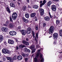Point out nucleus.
Returning <instances> with one entry per match:
<instances>
[{"instance_id":"obj_1","label":"nucleus","mask_w":62,"mask_h":62,"mask_svg":"<svg viewBox=\"0 0 62 62\" xmlns=\"http://www.w3.org/2000/svg\"><path fill=\"white\" fill-rule=\"evenodd\" d=\"M12 17L13 20H16L17 17V14L16 13H14L12 14Z\"/></svg>"},{"instance_id":"obj_38","label":"nucleus","mask_w":62,"mask_h":62,"mask_svg":"<svg viewBox=\"0 0 62 62\" xmlns=\"http://www.w3.org/2000/svg\"><path fill=\"white\" fill-rule=\"evenodd\" d=\"M46 23H43V26L44 27H45V26H46Z\"/></svg>"},{"instance_id":"obj_30","label":"nucleus","mask_w":62,"mask_h":62,"mask_svg":"<svg viewBox=\"0 0 62 62\" xmlns=\"http://www.w3.org/2000/svg\"><path fill=\"white\" fill-rule=\"evenodd\" d=\"M52 4V2L51 1H49L47 3V6H50L51 4Z\"/></svg>"},{"instance_id":"obj_55","label":"nucleus","mask_w":62,"mask_h":62,"mask_svg":"<svg viewBox=\"0 0 62 62\" xmlns=\"http://www.w3.org/2000/svg\"><path fill=\"white\" fill-rule=\"evenodd\" d=\"M26 41H28L29 40V39L27 38H26Z\"/></svg>"},{"instance_id":"obj_16","label":"nucleus","mask_w":62,"mask_h":62,"mask_svg":"<svg viewBox=\"0 0 62 62\" xmlns=\"http://www.w3.org/2000/svg\"><path fill=\"white\" fill-rule=\"evenodd\" d=\"M36 14L35 13H32L31 14V18H34Z\"/></svg>"},{"instance_id":"obj_34","label":"nucleus","mask_w":62,"mask_h":62,"mask_svg":"<svg viewBox=\"0 0 62 62\" xmlns=\"http://www.w3.org/2000/svg\"><path fill=\"white\" fill-rule=\"evenodd\" d=\"M9 61L11 62H12L13 61V59L11 57V58L10 59V60H9Z\"/></svg>"},{"instance_id":"obj_23","label":"nucleus","mask_w":62,"mask_h":62,"mask_svg":"<svg viewBox=\"0 0 62 62\" xmlns=\"http://www.w3.org/2000/svg\"><path fill=\"white\" fill-rule=\"evenodd\" d=\"M40 49L38 50V53H37L36 55V57H38L39 56V52H40Z\"/></svg>"},{"instance_id":"obj_2","label":"nucleus","mask_w":62,"mask_h":62,"mask_svg":"<svg viewBox=\"0 0 62 62\" xmlns=\"http://www.w3.org/2000/svg\"><path fill=\"white\" fill-rule=\"evenodd\" d=\"M54 30V27L53 26H51L49 29V33L50 34H51L52 33H53Z\"/></svg>"},{"instance_id":"obj_10","label":"nucleus","mask_w":62,"mask_h":62,"mask_svg":"<svg viewBox=\"0 0 62 62\" xmlns=\"http://www.w3.org/2000/svg\"><path fill=\"white\" fill-rule=\"evenodd\" d=\"M22 42L24 44V45L28 46L29 45V43L27 42L24 40H23L22 41Z\"/></svg>"},{"instance_id":"obj_59","label":"nucleus","mask_w":62,"mask_h":62,"mask_svg":"<svg viewBox=\"0 0 62 62\" xmlns=\"http://www.w3.org/2000/svg\"><path fill=\"white\" fill-rule=\"evenodd\" d=\"M56 42H54L53 43V44H56Z\"/></svg>"},{"instance_id":"obj_33","label":"nucleus","mask_w":62,"mask_h":62,"mask_svg":"<svg viewBox=\"0 0 62 62\" xmlns=\"http://www.w3.org/2000/svg\"><path fill=\"white\" fill-rule=\"evenodd\" d=\"M13 36H14V35H15L16 34V32L15 31H13Z\"/></svg>"},{"instance_id":"obj_53","label":"nucleus","mask_w":62,"mask_h":62,"mask_svg":"<svg viewBox=\"0 0 62 62\" xmlns=\"http://www.w3.org/2000/svg\"><path fill=\"white\" fill-rule=\"evenodd\" d=\"M16 50H18L19 49V47L17 46H16Z\"/></svg>"},{"instance_id":"obj_56","label":"nucleus","mask_w":62,"mask_h":62,"mask_svg":"<svg viewBox=\"0 0 62 62\" xmlns=\"http://www.w3.org/2000/svg\"><path fill=\"white\" fill-rule=\"evenodd\" d=\"M3 25L5 26H7V25L6 24H4Z\"/></svg>"},{"instance_id":"obj_28","label":"nucleus","mask_w":62,"mask_h":62,"mask_svg":"<svg viewBox=\"0 0 62 62\" xmlns=\"http://www.w3.org/2000/svg\"><path fill=\"white\" fill-rule=\"evenodd\" d=\"M39 7V6L36 5H34L33 6V8H38Z\"/></svg>"},{"instance_id":"obj_18","label":"nucleus","mask_w":62,"mask_h":62,"mask_svg":"<svg viewBox=\"0 0 62 62\" xmlns=\"http://www.w3.org/2000/svg\"><path fill=\"white\" fill-rule=\"evenodd\" d=\"M3 36L2 35H0V43L2 41L3 39Z\"/></svg>"},{"instance_id":"obj_17","label":"nucleus","mask_w":62,"mask_h":62,"mask_svg":"<svg viewBox=\"0 0 62 62\" xmlns=\"http://www.w3.org/2000/svg\"><path fill=\"white\" fill-rule=\"evenodd\" d=\"M17 58L18 60H22V59H23V57L21 55H19L17 57Z\"/></svg>"},{"instance_id":"obj_24","label":"nucleus","mask_w":62,"mask_h":62,"mask_svg":"<svg viewBox=\"0 0 62 62\" xmlns=\"http://www.w3.org/2000/svg\"><path fill=\"white\" fill-rule=\"evenodd\" d=\"M10 6L11 7H13V8H14L15 7V5L13 3H11L10 4Z\"/></svg>"},{"instance_id":"obj_8","label":"nucleus","mask_w":62,"mask_h":62,"mask_svg":"<svg viewBox=\"0 0 62 62\" xmlns=\"http://www.w3.org/2000/svg\"><path fill=\"white\" fill-rule=\"evenodd\" d=\"M8 43L10 44H13L14 43V42L13 40L8 39Z\"/></svg>"},{"instance_id":"obj_42","label":"nucleus","mask_w":62,"mask_h":62,"mask_svg":"<svg viewBox=\"0 0 62 62\" xmlns=\"http://www.w3.org/2000/svg\"><path fill=\"white\" fill-rule=\"evenodd\" d=\"M6 58L8 60H10V59L11 57H6Z\"/></svg>"},{"instance_id":"obj_29","label":"nucleus","mask_w":62,"mask_h":62,"mask_svg":"<svg viewBox=\"0 0 62 62\" xmlns=\"http://www.w3.org/2000/svg\"><path fill=\"white\" fill-rule=\"evenodd\" d=\"M56 23L57 24H58L60 23V21L57 20L56 21Z\"/></svg>"},{"instance_id":"obj_32","label":"nucleus","mask_w":62,"mask_h":62,"mask_svg":"<svg viewBox=\"0 0 62 62\" xmlns=\"http://www.w3.org/2000/svg\"><path fill=\"white\" fill-rule=\"evenodd\" d=\"M17 58V57H16V56H15L14 57H13V60H16Z\"/></svg>"},{"instance_id":"obj_6","label":"nucleus","mask_w":62,"mask_h":62,"mask_svg":"<svg viewBox=\"0 0 62 62\" xmlns=\"http://www.w3.org/2000/svg\"><path fill=\"white\" fill-rule=\"evenodd\" d=\"M2 52L4 54H9V52L8 51V50L7 49H3L2 50Z\"/></svg>"},{"instance_id":"obj_12","label":"nucleus","mask_w":62,"mask_h":62,"mask_svg":"<svg viewBox=\"0 0 62 62\" xmlns=\"http://www.w3.org/2000/svg\"><path fill=\"white\" fill-rule=\"evenodd\" d=\"M40 58H42L41 61H40V62H43L44 61V59L43 58V57H42V55L41 54H40Z\"/></svg>"},{"instance_id":"obj_61","label":"nucleus","mask_w":62,"mask_h":62,"mask_svg":"<svg viewBox=\"0 0 62 62\" xmlns=\"http://www.w3.org/2000/svg\"><path fill=\"white\" fill-rule=\"evenodd\" d=\"M33 37V38H35V35H32Z\"/></svg>"},{"instance_id":"obj_54","label":"nucleus","mask_w":62,"mask_h":62,"mask_svg":"<svg viewBox=\"0 0 62 62\" xmlns=\"http://www.w3.org/2000/svg\"><path fill=\"white\" fill-rule=\"evenodd\" d=\"M26 2L27 3H29V0H26Z\"/></svg>"},{"instance_id":"obj_39","label":"nucleus","mask_w":62,"mask_h":62,"mask_svg":"<svg viewBox=\"0 0 62 62\" xmlns=\"http://www.w3.org/2000/svg\"><path fill=\"white\" fill-rule=\"evenodd\" d=\"M30 31H29L28 30H27V33L28 34H30Z\"/></svg>"},{"instance_id":"obj_15","label":"nucleus","mask_w":62,"mask_h":62,"mask_svg":"<svg viewBox=\"0 0 62 62\" xmlns=\"http://www.w3.org/2000/svg\"><path fill=\"white\" fill-rule=\"evenodd\" d=\"M21 32L23 35H24L26 34V30H23L21 31Z\"/></svg>"},{"instance_id":"obj_35","label":"nucleus","mask_w":62,"mask_h":62,"mask_svg":"<svg viewBox=\"0 0 62 62\" xmlns=\"http://www.w3.org/2000/svg\"><path fill=\"white\" fill-rule=\"evenodd\" d=\"M27 30L30 31L32 30V29L30 28H28L27 29Z\"/></svg>"},{"instance_id":"obj_44","label":"nucleus","mask_w":62,"mask_h":62,"mask_svg":"<svg viewBox=\"0 0 62 62\" xmlns=\"http://www.w3.org/2000/svg\"><path fill=\"white\" fill-rule=\"evenodd\" d=\"M2 59L3 61H6V59L4 57H3Z\"/></svg>"},{"instance_id":"obj_36","label":"nucleus","mask_w":62,"mask_h":62,"mask_svg":"<svg viewBox=\"0 0 62 62\" xmlns=\"http://www.w3.org/2000/svg\"><path fill=\"white\" fill-rule=\"evenodd\" d=\"M34 60L35 62H37V61H38V59L36 57H35L34 58Z\"/></svg>"},{"instance_id":"obj_51","label":"nucleus","mask_w":62,"mask_h":62,"mask_svg":"<svg viewBox=\"0 0 62 62\" xmlns=\"http://www.w3.org/2000/svg\"><path fill=\"white\" fill-rule=\"evenodd\" d=\"M54 1H56V2H58L59 0H53Z\"/></svg>"},{"instance_id":"obj_62","label":"nucleus","mask_w":62,"mask_h":62,"mask_svg":"<svg viewBox=\"0 0 62 62\" xmlns=\"http://www.w3.org/2000/svg\"><path fill=\"white\" fill-rule=\"evenodd\" d=\"M16 42H18V40H17V39L16 40Z\"/></svg>"},{"instance_id":"obj_60","label":"nucleus","mask_w":62,"mask_h":62,"mask_svg":"<svg viewBox=\"0 0 62 62\" xmlns=\"http://www.w3.org/2000/svg\"><path fill=\"white\" fill-rule=\"evenodd\" d=\"M42 3V1H40V4H41Z\"/></svg>"},{"instance_id":"obj_45","label":"nucleus","mask_w":62,"mask_h":62,"mask_svg":"<svg viewBox=\"0 0 62 62\" xmlns=\"http://www.w3.org/2000/svg\"><path fill=\"white\" fill-rule=\"evenodd\" d=\"M49 15L50 16V17L51 18H52V16H51V14H50V13H49Z\"/></svg>"},{"instance_id":"obj_20","label":"nucleus","mask_w":62,"mask_h":62,"mask_svg":"<svg viewBox=\"0 0 62 62\" xmlns=\"http://www.w3.org/2000/svg\"><path fill=\"white\" fill-rule=\"evenodd\" d=\"M25 16L27 18H29V14L28 13H26L25 15Z\"/></svg>"},{"instance_id":"obj_7","label":"nucleus","mask_w":62,"mask_h":62,"mask_svg":"<svg viewBox=\"0 0 62 62\" xmlns=\"http://www.w3.org/2000/svg\"><path fill=\"white\" fill-rule=\"evenodd\" d=\"M56 6L54 5H53L51 6V9L53 11H55L56 10Z\"/></svg>"},{"instance_id":"obj_14","label":"nucleus","mask_w":62,"mask_h":62,"mask_svg":"<svg viewBox=\"0 0 62 62\" xmlns=\"http://www.w3.org/2000/svg\"><path fill=\"white\" fill-rule=\"evenodd\" d=\"M45 21H48L50 20V18L48 16H46L44 18Z\"/></svg>"},{"instance_id":"obj_13","label":"nucleus","mask_w":62,"mask_h":62,"mask_svg":"<svg viewBox=\"0 0 62 62\" xmlns=\"http://www.w3.org/2000/svg\"><path fill=\"white\" fill-rule=\"evenodd\" d=\"M35 40L36 41V45H37L36 47L37 48H39V45L38 44V40H37V38H36V37H35Z\"/></svg>"},{"instance_id":"obj_26","label":"nucleus","mask_w":62,"mask_h":62,"mask_svg":"<svg viewBox=\"0 0 62 62\" xmlns=\"http://www.w3.org/2000/svg\"><path fill=\"white\" fill-rule=\"evenodd\" d=\"M7 11L9 13H10V9L8 8V7H7Z\"/></svg>"},{"instance_id":"obj_64","label":"nucleus","mask_w":62,"mask_h":62,"mask_svg":"<svg viewBox=\"0 0 62 62\" xmlns=\"http://www.w3.org/2000/svg\"><path fill=\"white\" fill-rule=\"evenodd\" d=\"M0 62H3L2 61H0Z\"/></svg>"},{"instance_id":"obj_47","label":"nucleus","mask_w":62,"mask_h":62,"mask_svg":"<svg viewBox=\"0 0 62 62\" xmlns=\"http://www.w3.org/2000/svg\"><path fill=\"white\" fill-rule=\"evenodd\" d=\"M32 35H35V32H34V31H32Z\"/></svg>"},{"instance_id":"obj_31","label":"nucleus","mask_w":62,"mask_h":62,"mask_svg":"<svg viewBox=\"0 0 62 62\" xmlns=\"http://www.w3.org/2000/svg\"><path fill=\"white\" fill-rule=\"evenodd\" d=\"M9 34L11 36H13V31H11L10 32Z\"/></svg>"},{"instance_id":"obj_27","label":"nucleus","mask_w":62,"mask_h":62,"mask_svg":"<svg viewBox=\"0 0 62 62\" xmlns=\"http://www.w3.org/2000/svg\"><path fill=\"white\" fill-rule=\"evenodd\" d=\"M60 36L62 37V30L59 31Z\"/></svg>"},{"instance_id":"obj_3","label":"nucleus","mask_w":62,"mask_h":62,"mask_svg":"<svg viewBox=\"0 0 62 62\" xmlns=\"http://www.w3.org/2000/svg\"><path fill=\"white\" fill-rule=\"evenodd\" d=\"M30 49L32 50L31 51V53L33 54L35 52V50H36V48H35V46H31L30 47Z\"/></svg>"},{"instance_id":"obj_5","label":"nucleus","mask_w":62,"mask_h":62,"mask_svg":"<svg viewBox=\"0 0 62 62\" xmlns=\"http://www.w3.org/2000/svg\"><path fill=\"white\" fill-rule=\"evenodd\" d=\"M1 30L4 33H6L7 31L8 30V29L7 27H2L1 28Z\"/></svg>"},{"instance_id":"obj_4","label":"nucleus","mask_w":62,"mask_h":62,"mask_svg":"<svg viewBox=\"0 0 62 62\" xmlns=\"http://www.w3.org/2000/svg\"><path fill=\"white\" fill-rule=\"evenodd\" d=\"M39 9L41 16H43V15L44 14V9L42 8Z\"/></svg>"},{"instance_id":"obj_9","label":"nucleus","mask_w":62,"mask_h":62,"mask_svg":"<svg viewBox=\"0 0 62 62\" xmlns=\"http://www.w3.org/2000/svg\"><path fill=\"white\" fill-rule=\"evenodd\" d=\"M58 36V35L57 33H54L53 35V37L54 38V39H56V38L57 37V36Z\"/></svg>"},{"instance_id":"obj_40","label":"nucleus","mask_w":62,"mask_h":62,"mask_svg":"<svg viewBox=\"0 0 62 62\" xmlns=\"http://www.w3.org/2000/svg\"><path fill=\"white\" fill-rule=\"evenodd\" d=\"M38 27H39V26L38 25L35 26V29L36 30H38Z\"/></svg>"},{"instance_id":"obj_58","label":"nucleus","mask_w":62,"mask_h":62,"mask_svg":"<svg viewBox=\"0 0 62 62\" xmlns=\"http://www.w3.org/2000/svg\"><path fill=\"white\" fill-rule=\"evenodd\" d=\"M8 21H7L6 22V24H8Z\"/></svg>"},{"instance_id":"obj_46","label":"nucleus","mask_w":62,"mask_h":62,"mask_svg":"<svg viewBox=\"0 0 62 62\" xmlns=\"http://www.w3.org/2000/svg\"><path fill=\"white\" fill-rule=\"evenodd\" d=\"M28 54H27L26 55H25V56L26 57H28Z\"/></svg>"},{"instance_id":"obj_57","label":"nucleus","mask_w":62,"mask_h":62,"mask_svg":"<svg viewBox=\"0 0 62 62\" xmlns=\"http://www.w3.org/2000/svg\"><path fill=\"white\" fill-rule=\"evenodd\" d=\"M28 8H31V7H30V6H29V5H28Z\"/></svg>"},{"instance_id":"obj_52","label":"nucleus","mask_w":62,"mask_h":62,"mask_svg":"<svg viewBox=\"0 0 62 62\" xmlns=\"http://www.w3.org/2000/svg\"><path fill=\"white\" fill-rule=\"evenodd\" d=\"M37 20H38V19H37V18L36 17V18H35V21H37Z\"/></svg>"},{"instance_id":"obj_19","label":"nucleus","mask_w":62,"mask_h":62,"mask_svg":"<svg viewBox=\"0 0 62 62\" xmlns=\"http://www.w3.org/2000/svg\"><path fill=\"white\" fill-rule=\"evenodd\" d=\"M23 19L25 23H28V20L26 19L25 18H24V17L23 18Z\"/></svg>"},{"instance_id":"obj_37","label":"nucleus","mask_w":62,"mask_h":62,"mask_svg":"<svg viewBox=\"0 0 62 62\" xmlns=\"http://www.w3.org/2000/svg\"><path fill=\"white\" fill-rule=\"evenodd\" d=\"M9 19L10 21L12 22H13V20H12V17H11V16H10L9 17Z\"/></svg>"},{"instance_id":"obj_48","label":"nucleus","mask_w":62,"mask_h":62,"mask_svg":"<svg viewBox=\"0 0 62 62\" xmlns=\"http://www.w3.org/2000/svg\"><path fill=\"white\" fill-rule=\"evenodd\" d=\"M21 26H19V27H18V29H21Z\"/></svg>"},{"instance_id":"obj_21","label":"nucleus","mask_w":62,"mask_h":62,"mask_svg":"<svg viewBox=\"0 0 62 62\" xmlns=\"http://www.w3.org/2000/svg\"><path fill=\"white\" fill-rule=\"evenodd\" d=\"M25 47V46L24 45H21L19 46V47L20 49L21 48H23V47Z\"/></svg>"},{"instance_id":"obj_50","label":"nucleus","mask_w":62,"mask_h":62,"mask_svg":"<svg viewBox=\"0 0 62 62\" xmlns=\"http://www.w3.org/2000/svg\"><path fill=\"white\" fill-rule=\"evenodd\" d=\"M28 53H30V50L29 49H28Z\"/></svg>"},{"instance_id":"obj_49","label":"nucleus","mask_w":62,"mask_h":62,"mask_svg":"<svg viewBox=\"0 0 62 62\" xmlns=\"http://www.w3.org/2000/svg\"><path fill=\"white\" fill-rule=\"evenodd\" d=\"M25 61H27V60H28V59L27 58H25Z\"/></svg>"},{"instance_id":"obj_63","label":"nucleus","mask_w":62,"mask_h":62,"mask_svg":"<svg viewBox=\"0 0 62 62\" xmlns=\"http://www.w3.org/2000/svg\"><path fill=\"white\" fill-rule=\"evenodd\" d=\"M4 44H6V42H4Z\"/></svg>"},{"instance_id":"obj_11","label":"nucleus","mask_w":62,"mask_h":62,"mask_svg":"<svg viewBox=\"0 0 62 62\" xmlns=\"http://www.w3.org/2000/svg\"><path fill=\"white\" fill-rule=\"evenodd\" d=\"M46 3V0H44L43 1V2L40 5V8H42V6L44 5V4Z\"/></svg>"},{"instance_id":"obj_41","label":"nucleus","mask_w":62,"mask_h":62,"mask_svg":"<svg viewBox=\"0 0 62 62\" xmlns=\"http://www.w3.org/2000/svg\"><path fill=\"white\" fill-rule=\"evenodd\" d=\"M22 56H23V57H24V56H25V54H24L23 53L22 54Z\"/></svg>"},{"instance_id":"obj_22","label":"nucleus","mask_w":62,"mask_h":62,"mask_svg":"<svg viewBox=\"0 0 62 62\" xmlns=\"http://www.w3.org/2000/svg\"><path fill=\"white\" fill-rule=\"evenodd\" d=\"M9 28H13L14 26V25L11 23H10L9 25Z\"/></svg>"},{"instance_id":"obj_25","label":"nucleus","mask_w":62,"mask_h":62,"mask_svg":"<svg viewBox=\"0 0 62 62\" xmlns=\"http://www.w3.org/2000/svg\"><path fill=\"white\" fill-rule=\"evenodd\" d=\"M27 7L25 6H24L22 7V9L24 11H25L26 10Z\"/></svg>"},{"instance_id":"obj_43","label":"nucleus","mask_w":62,"mask_h":62,"mask_svg":"<svg viewBox=\"0 0 62 62\" xmlns=\"http://www.w3.org/2000/svg\"><path fill=\"white\" fill-rule=\"evenodd\" d=\"M36 36L37 39H38V33H37L36 34Z\"/></svg>"}]
</instances>
